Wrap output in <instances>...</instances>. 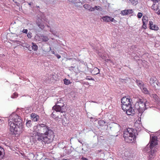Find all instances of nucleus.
I'll list each match as a JSON object with an SVG mask.
<instances>
[{"mask_svg": "<svg viewBox=\"0 0 160 160\" xmlns=\"http://www.w3.org/2000/svg\"><path fill=\"white\" fill-rule=\"evenodd\" d=\"M37 133L36 139L41 142L50 143L53 140L54 133L52 130L47 125L43 123L39 124L34 127Z\"/></svg>", "mask_w": 160, "mask_h": 160, "instance_id": "1", "label": "nucleus"}, {"mask_svg": "<svg viewBox=\"0 0 160 160\" xmlns=\"http://www.w3.org/2000/svg\"><path fill=\"white\" fill-rule=\"evenodd\" d=\"M8 122L11 134H19L22 132L23 126L20 117L15 113H12L9 117Z\"/></svg>", "mask_w": 160, "mask_h": 160, "instance_id": "2", "label": "nucleus"}, {"mask_svg": "<svg viewBox=\"0 0 160 160\" xmlns=\"http://www.w3.org/2000/svg\"><path fill=\"white\" fill-rule=\"evenodd\" d=\"M148 103L145 100L142 98H140L138 100L135 105V110H138V115L141 117L144 111L147 109L146 107L148 105Z\"/></svg>", "mask_w": 160, "mask_h": 160, "instance_id": "3", "label": "nucleus"}, {"mask_svg": "<svg viewBox=\"0 0 160 160\" xmlns=\"http://www.w3.org/2000/svg\"><path fill=\"white\" fill-rule=\"evenodd\" d=\"M135 130L132 128H127L124 131L123 136L126 142L130 143L134 141L135 138Z\"/></svg>", "mask_w": 160, "mask_h": 160, "instance_id": "4", "label": "nucleus"}, {"mask_svg": "<svg viewBox=\"0 0 160 160\" xmlns=\"http://www.w3.org/2000/svg\"><path fill=\"white\" fill-rule=\"evenodd\" d=\"M125 105L122 104V109L126 112V113L128 115H131L132 114L134 113V109L133 108L131 105V103L129 104Z\"/></svg>", "mask_w": 160, "mask_h": 160, "instance_id": "5", "label": "nucleus"}, {"mask_svg": "<svg viewBox=\"0 0 160 160\" xmlns=\"http://www.w3.org/2000/svg\"><path fill=\"white\" fill-rule=\"evenodd\" d=\"M157 137L156 136H152L150 139V145L149 147L150 148V150H152L155 146L158 144Z\"/></svg>", "mask_w": 160, "mask_h": 160, "instance_id": "6", "label": "nucleus"}, {"mask_svg": "<svg viewBox=\"0 0 160 160\" xmlns=\"http://www.w3.org/2000/svg\"><path fill=\"white\" fill-rule=\"evenodd\" d=\"M64 105H55L52 107V109L57 112H59L63 113L65 112L66 109Z\"/></svg>", "mask_w": 160, "mask_h": 160, "instance_id": "7", "label": "nucleus"}, {"mask_svg": "<svg viewBox=\"0 0 160 160\" xmlns=\"http://www.w3.org/2000/svg\"><path fill=\"white\" fill-rule=\"evenodd\" d=\"M36 24L42 30L44 28V26L43 22L42 19L40 17H38L36 20Z\"/></svg>", "mask_w": 160, "mask_h": 160, "instance_id": "8", "label": "nucleus"}, {"mask_svg": "<svg viewBox=\"0 0 160 160\" xmlns=\"http://www.w3.org/2000/svg\"><path fill=\"white\" fill-rule=\"evenodd\" d=\"M157 148H155L152 150H150L149 152L148 160H152L155 156L154 153L157 151Z\"/></svg>", "mask_w": 160, "mask_h": 160, "instance_id": "9", "label": "nucleus"}, {"mask_svg": "<svg viewBox=\"0 0 160 160\" xmlns=\"http://www.w3.org/2000/svg\"><path fill=\"white\" fill-rule=\"evenodd\" d=\"M104 21L106 22H109L110 21L114 22V23H116L117 21L115 20L114 18L112 17L109 16H104L102 18Z\"/></svg>", "mask_w": 160, "mask_h": 160, "instance_id": "10", "label": "nucleus"}, {"mask_svg": "<svg viewBox=\"0 0 160 160\" xmlns=\"http://www.w3.org/2000/svg\"><path fill=\"white\" fill-rule=\"evenodd\" d=\"M122 104H129L132 101L131 99L128 98L126 96L123 97L121 99Z\"/></svg>", "mask_w": 160, "mask_h": 160, "instance_id": "11", "label": "nucleus"}, {"mask_svg": "<svg viewBox=\"0 0 160 160\" xmlns=\"http://www.w3.org/2000/svg\"><path fill=\"white\" fill-rule=\"evenodd\" d=\"M88 70L91 73L92 75H95L97 74L99 72V70L96 67H94L92 68L88 69Z\"/></svg>", "mask_w": 160, "mask_h": 160, "instance_id": "12", "label": "nucleus"}, {"mask_svg": "<svg viewBox=\"0 0 160 160\" xmlns=\"http://www.w3.org/2000/svg\"><path fill=\"white\" fill-rule=\"evenodd\" d=\"M149 25L150 28L151 29L157 31L159 29L158 26L156 25L153 24V22L152 21L149 22Z\"/></svg>", "mask_w": 160, "mask_h": 160, "instance_id": "13", "label": "nucleus"}, {"mask_svg": "<svg viewBox=\"0 0 160 160\" xmlns=\"http://www.w3.org/2000/svg\"><path fill=\"white\" fill-rule=\"evenodd\" d=\"M132 9L125 10L121 11V14L122 15H126L133 13Z\"/></svg>", "mask_w": 160, "mask_h": 160, "instance_id": "14", "label": "nucleus"}, {"mask_svg": "<svg viewBox=\"0 0 160 160\" xmlns=\"http://www.w3.org/2000/svg\"><path fill=\"white\" fill-rule=\"evenodd\" d=\"M31 116L32 120L34 122L37 121L39 118V116L35 113H32L31 114Z\"/></svg>", "mask_w": 160, "mask_h": 160, "instance_id": "15", "label": "nucleus"}, {"mask_svg": "<svg viewBox=\"0 0 160 160\" xmlns=\"http://www.w3.org/2000/svg\"><path fill=\"white\" fill-rule=\"evenodd\" d=\"M57 113L56 111H53V112L51 114V116L52 118L56 119L57 118H62V115H61L60 116L57 115Z\"/></svg>", "mask_w": 160, "mask_h": 160, "instance_id": "16", "label": "nucleus"}, {"mask_svg": "<svg viewBox=\"0 0 160 160\" xmlns=\"http://www.w3.org/2000/svg\"><path fill=\"white\" fill-rule=\"evenodd\" d=\"M62 122L63 125L66 126L69 123V120L68 118L65 117L62 119Z\"/></svg>", "mask_w": 160, "mask_h": 160, "instance_id": "17", "label": "nucleus"}, {"mask_svg": "<svg viewBox=\"0 0 160 160\" xmlns=\"http://www.w3.org/2000/svg\"><path fill=\"white\" fill-rule=\"evenodd\" d=\"M157 79L155 77H152L151 78L150 80V83L151 86H153L154 84L157 82Z\"/></svg>", "mask_w": 160, "mask_h": 160, "instance_id": "18", "label": "nucleus"}, {"mask_svg": "<svg viewBox=\"0 0 160 160\" xmlns=\"http://www.w3.org/2000/svg\"><path fill=\"white\" fill-rule=\"evenodd\" d=\"M95 10L101 11L102 10V8L100 6H95L94 7H92L91 11H93Z\"/></svg>", "mask_w": 160, "mask_h": 160, "instance_id": "19", "label": "nucleus"}, {"mask_svg": "<svg viewBox=\"0 0 160 160\" xmlns=\"http://www.w3.org/2000/svg\"><path fill=\"white\" fill-rule=\"evenodd\" d=\"M31 47V48H32V50H33L35 51H37L38 49V46L35 43L32 42V43Z\"/></svg>", "mask_w": 160, "mask_h": 160, "instance_id": "20", "label": "nucleus"}, {"mask_svg": "<svg viewBox=\"0 0 160 160\" xmlns=\"http://www.w3.org/2000/svg\"><path fill=\"white\" fill-rule=\"evenodd\" d=\"M140 89L144 93L147 94L148 93V91L147 89L144 86V84L141 86Z\"/></svg>", "mask_w": 160, "mask_h": 160, "instance_id": "21", "label": "nucleus"}, {"mask_svg": "<svg viewBox=\"0 0 160 160\" xmlns=\"http://www.w3.org/2000/svg\"><path fill=\"white\" fill-rule=\"evenodd\" d=\"M152 95L153 99L155 100V101L160 104V100H159L158 96L156 94H152Z\"/></svg>", "mask_w": 160, "mask_h": 160, "instance_id": "22", "label": "nucleus"}, {"mask_svg": "<svg viewBox=\"0 0 160 160\" xmlns=\"http://www.w3.org/2000/svg\"><path fill=\"white\" fill-rule=\"evenodd\" d=\"M41 39L42 40V41L46 42L49 40L48 37L46 36L42 35L41 37Z\"/></svg>", "mask_w": 160, "mask_h": 160, "instance_id": "23", "label": "nucleus"}, {"mask_svg": "<svg viewBox=\"0 0 160 160\" xmlns=\"http://www.w3.org/2000/svg\"><path fill=\"white\" fill-rule=\"evenodd\" d=\"M83 7L85 9H87L89 11H91L92 8V7L88 4H85L83 5Z\"/></svg>", "mask_w": 160, "mask_h": 160, "instance_id": "24", "label": "nucleus"}, {"mask_svg": "<svg viewBox=\"0 0 160 160\" xmlns=\"http://www.w3.org/2000/svg\"><path fill=\"white\" fill-rule=\"evenodd\" d=\"M22 47H25L27 48L28 49V50L29 51H31V47L30 45L28 44L27 43L24 42L23 43H22Z\"/></svg>", "mask_w": 160, "mask_h": 160, "instance_id": "25", "label": "nucleus"}, {"mask_svg": "<svg viewBox=\"0 0 160 160\" xmlns=\"http://www.w3.org/2000/svg\"><path fill=\"white\" fill-rule=\"evenodd\" d=\"M136 82L138 86L140 87V88H141V86H143L144 85V84L141 81L137 80L136 81Z\"/></svg>", "mask_w": 160, "mask_h": 160, "instance_id": "26", "label": "nucleus"}, {"mask_svg": "<svg viewBox=\"0 0 160 160\" xmlns=\"http://www.w3.org/2000/svg\"><path fill=\"white\" fill-rule=\"evenodd\" d=\"M105 122L103 120H100L98 121V123L101 126H103L105 124Z\"/></svg>", "mask_w": 160, "mask_h": 160, "instance_id": "27", "label": "nucleus"}, {"mask_svg": "<svg viewBox=\"0 0 160 160\" xmlns=\"http://www.w3.org/2000/svg\"><path fill=\"white\" fill-rule=\"evenodd\" d=\"M156 86L155 87V89H158L160 90V83L158 81H157V82L156 83Z\"/></svg>", "mask_w": 160, "mask_h": 160, "instance_id": "28", "label": "nucleus"}, {"mask_svg": "<svg viewBox=\"0 0 160 160\" xmlns=\"http://www.w3.org/2000/svg\"><path fill=\"white\" fill-rule=\"evenodd\" d=\"M129 1L133 5H136L138 3V0H129Z\"/></svg>", "mask_w": 160, "mask_h": 160, "instance_id": "29", "label": "nucleus"}, {"mask_svg": "<svg viewBox=\"0 0 160 160\" xmlns=\"http://www.w3.org/2000/svg\"><path fill=\"white\" fill-rule=\"evenodd\" d=\"M32 125V121L31 120H29L26 123V126L29 128Z\"/></svg>", "mask_w": 160, "mask_h": 160, "instance_id": "30", "label": "nucleus"}, {"mask_svg": "<svg viewBox=\"0 0 160 160\" xmlns=\"http://www.w3.org/2000/svg\"><path fill=\"white\" fill-rule=\"evenodd\" d=\"M64 84L66 85H69L71 83L70 80L66 79H65L64 80Z\"/></svg>", "mask_w": 160, "mask_h": 160, "instance_id": "31", "label": "nucleus"}, {"mask_svg": "<svg viewBox=\"0 0 160 160\" xmlns=\"http://www.w3.org/2000/svg\"><path fill=\"white\" fill-rule=\"evenodd\" d=\"M148 18L146 17L143 16L142 19V21L143 22H145L147 23L148 22Z\"/></svg>", "mask_w": 160, "mask_h": 160, "instance_id": "32", "label": "nucleus"}, {"mask_svg": "<svg viewBox=\"0 0 160 160\" xmlns=\"http://www.w3.org/2000/svg\"><path fill=\"white\" fill-rule=\"evenodd\" d=\"M62 102H63L62 99L59 98L57 99V104H61Z\"/></svg>", "mask_w": 160, "mask_h": 160, "instance_id": "33", "label": "nucleus"}, {"mask_svg": "<svg viewBox=\"0 0 160 160\" xmlns=\"http://www.w3.org/2000/svg\"><path fill=\"white\" fill-rule=\"evenodd\" d=\"M27 36L28 38H31L32 37V34L30 32H29L28 33Z\"/></svg>", "mask_w": 160, "mask_h": 160, "instance_id": "34", "label": "nucleus"}, {"mask_svg": "<svg viewBox=\"0 0 160 160\" xmlns=\"http://www.w3.org/2000/svg\"><path fill=\"white\" fill-rule=\"evenodd\" d=\"M147 23L145 22H143L142 27L144 29H146L147 28L146 24Z\"/></svg>", "mask_w": 160, "mask_h": 160, "instance_id": "35", "label": "nucleus"}, {"mask_svg": "<svg viewBox=\"0 0 160 160\" xmlns=\"http://www.w3.org/2000/svg\"><path fill=\"white\" fill-rule=\"evenodd\" d=\"M142 14L141 12H139L138 14V18H141L142 16Z\"/></svg>", "mask_w": 160, "mask_h": 160, "instance_id": "36", "label": "nucleus"}, {"mask_svg": "<svg viewBox=\"0 0 160 160\" xmlns=\"http://www.w3.org/2000/svg\"><path fill=\"white\" fill-rule=\"evenodd\" d=\"M115 128L117 129L116 132H118L120 128V126L119 125H117L115 127Z\"/></svg>", "mask_w": 160, "mask_h": 160, "instance_id": "37", "label": "nucleus"}, {"mask_svg": "<svg viewBox=\"0 0 160 160\" xmlns=\"http://www.w3.org/2000/svg\"><path fill=\"white\" fill-rule=\"evenodd\" d=\"M105 61L106 62H110L114 64L113 62L110 59H105Z\"/></svg>", "mask_w": 160, "mask_h": 160, "instance_id": "38", "label": "nucleus"}, {"mask_svg": "<svg viewBox=\"0 0 160 160\" xmlns=\"http://www.w3.org/2000/svg\"><path fill=\"white\" fill-rule=\"evenodd\" d=\"M22 32L24 33L27 34L28 33V30L27 29H23Z\"/></svg>", "mask_w": 160, "mask_h": 160, "instance_id": "39", "label": "nucleus"}, {"mask_svg": "<svg viewBox=\"0 0 160 160\" xmlns=\"http://www.w3.org/2000/svg\"><path fill=\"white\" fill-rule=\"evenodd\" d=\"M17 97V95L16 93H14L13 94V95H12L11 96V98H16Z\"/></svg>", "mask_w": 160, "mask_h": 160, "instance_id": "40", "label": "nucleus"}, {"mask_svg": "<svg viewBox=\"0 0 160 160\" xmlns=\"http://www.w3.org/2000/svg\"><path fill=\"white\" fill-rule=\"evenodd\" d=\"M2 150H3V149L1 146H0V157L2 155V152L1 151Z\"/></svg>", "mask_w": 160, "mask_h": 160, "instance_id": "41", "label": "nucleus"}, {"mask_svg": "<svg viewBox=\"0 0 160 160\" xmlns=\"http://www.w3.org/2000/svg\"><path fill=\"white\" fill-rule=\"evenodd\" d=\"M55 55L57 57L58 59H59L61 58V56L58 54H56Z\"/></svg>", "mask_w": 160, "mask_h": 160, "instance_id": "42", "label": "nucleus"}, {"mask_svg": "<svg viewBox=\"0 0 160 160\" xmlns=\"http://www.w3.org/2000/svg\"><path fill=\"white\" fill-rule=\"evenodd\" d=\"M81 159L82 160H88V159L86 158L83 157H82L81 158Z\"/></svg>", "mask_w": 160, "mask_h": 160, "instance_id": "43", "label": "nucleus"}, {"mask_svg": "<svg viewBox=\"0 0 160 160\" xmlns=\"http://www.w3.org/2000/svg\"><path fill=\"white\" fill-rule=\"evenodd\" d=\"M87 79H88V80H94V79L93 78H87Z\"/></svg>", "mask_w": 160, "mask_h": 160, "instance_id": "44", "label": "nucleus"}, {"mask_svg": "<svg viewBox=\"0 0 160 160\" xmlns=\"http://www.w3.org/2000/svg\"><path fill=\"white\" fill-rule=\"evenodd\" d=\"M122 80H123L124 81V79H122V78H120L119 79V81L120 82H123L122 81Z\"/></svg>", "mask_w": 160, "mask_h": 160, "instance_id": "45", "label": "nucleus"}, {"mask_svg": "<svg viewBox=\"0 0 160 160\" xmlns=\"http://www.w3.org/2000/svg\"><path fill=\"white\" fill-rule=\"evenodd\" d=\"M75 66H71L70 67H69V68H71L72 70L73 69V68H75Z\"/></svg>", "mask_w": 160, "mask_h": 160, "instance_id": "46", "label": "nucleus"}, {"mask_svg": "<svg viewBox=\"0 0 160 160\" xmlns=\"http://www.w3.org/2000/svg\"><path fill=\"white\" fill-rule=\"evenodd\" d=\"M154 88H155V87L156 86V84H153V86H152Z\"/></svg>", "mask_w": 160, "mask_h": 160, "instance_id": "47", "label": "nucleus"}, {"mask_svg": "<svg viewBox=\"0 0 160 160\" xmlns=\"http://www.w3.org/2000/svg\"><path fill=\"white\" fill-rule=\"evenodd\" d=\"M51 52H52V53L54 54H55V52L54 51H51Z\"/></svg>", "mask_w": 160, "mask_h": 160, "instance_id": "48", "label": "nucleus"}, {"mask_svg": "<svg viewBox=\"0 0 160 160\" xmlns=\"http://www.w3.org/2000/svg\"><path fill=\"white\" fill-rule=\"evenodd\" d=\"M63 102H62V103L61 104H58V105H64Z\"/></svg>", "mask_w": 160, "mask_h": 160, "instance_id": "49", "label": "nucleus"}, {"mask_svg": "<svg viewBox=\"0 0 160 160\" xmlns=\"http://www.w3.org/2000/svg\"><path fill=\"white\" fill-rule=\"evenodd\" d=\"M32 4V2H30V3H28V4L30 5H31Z\"/></svg>", "mask_w": 160, "mask_h": 160, "instance_id": "50", "label": "nucleus"}, {"mask_svg": "<svg viewBox=\"0 0 160 160\" xmlns=\"http://www.w3.org/2000/svg\"><path fill=\"white\" fill-rule=\"evenodd\" d=\"M50 32H52L53 33L51 29H50Z\"/></svg>", "mask_w": 160, "mask_h": 160, "instance_id": "51", "label": "nucleus"}, {"mask_svg": "<svg viewBox=\"0 0 160 160\" xmlns=\"http://www.w3.org/2000/svg\"><path fill=\"white\" fill-rule=\"evenodd\" d=\"M78 142H80V143H82V142H81V141H80V140H78Z\"/></svg>", "mask_w": 160, "mask_h": 160, "instance_id": "52", "label": "nucleus"}, {"mask_svg": "<svg viewBox=\"0 0 160 160\" xmlns=\"http://www.w3.org/2000/svg\"><path fill=\"white\" fill-rule=\"evenodd\" d=\"M47 27H48V28H50V26H49V25H47Z\"/></svg>", "mask_w": 160, "mask_h": 160, "instance_id": "53", "label": "nucleus"}, {"mask_svg": "<svg viewBox=\"0 0 160 160\" xmlns=\"http://www.w3.org/2000/svg\"><path fill=\"white\" fill-rule=\"evenodd\" d=\"M51 50V47H50V50Z\"/></svg>", "mask_w": 160, "mask_h": 160, "instance_id": "54", "label": "nucleus"}, {"mask_svg": "<svg viewBox=\"0 0 160 160\" xmlns=\"http://www.w3.org/2000/svg\"><path fill=\"white\" fill-rule=\"evenodd\" d=\"M102 58L103 59H104V58Z\"/></svg>", "mask_w": 160, "mask_h": 160, "instance_id": "55", "label": "nucleus"}]
</instances>
